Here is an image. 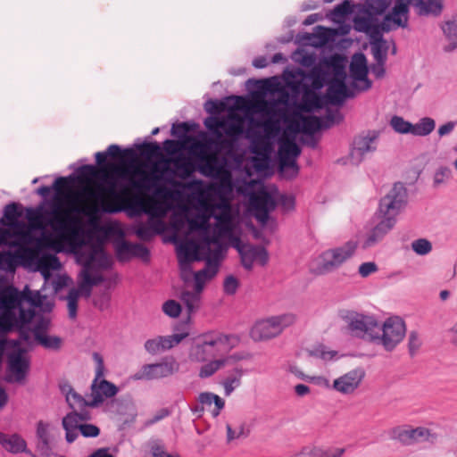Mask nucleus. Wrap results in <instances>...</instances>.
Returning <instances> with one entry per match:
<instances>
[{"mask_svg": "<svg viewBox=\"0 0 457 457\" xmlns=\"http://www.w3.org/2000/svg\"><path fill=\"white\" fill-rule=\"evenodd\" d=\"M204 125L212 137L201 133L203 141L195 145L197 149H208L220 152L230 150L233 143L243 134V126L237 116H209L204 119Z\"/></svg>", "mask_w": 457, "mask_h": 457, "instance_id": "obj_1", "label": "nucleus"}, {"mask_svg": "<svg viewBox=\"0 0 457 457\" xmlns=\"http://www.w3.org/2000/svg\"><path fill=\"white\" fill-rule=\"evenodd\" d=\"M174 166L175 170L170 168L168 160L162 159L160 163L154 166V171L158 172V174H154L151 179L132 181L131 186L136 189H154L156 195H168V190L160 187L158 182L162 181L173 187H183L184 185L176 181L174 177L177 176L182 179H187L190 178L195 170L194 165L187 161L180 162L177 160L174 162Z\"/></svg>", "mask_w": 457, "mask_h": 457, "instance_id": "obj_2", "label": "nucleus"}, {"mask_svg": "<svg viewBox=\"0 0 457 457\" xmlns=\"http://www.w3.org/2000/svg\"><path fill=\"white\" fill-rule=\"evenodd\" d=\"M223 246L220 244L212 246L202 247V260L205 261V267L194 274L195 291L184 290L181 293L180 299L186 305L188 314L195 311L200 300V294L207 279L213 278L219 270L220 262L222 259Z\"/></svg>", "mask_w": 457, "mask_h": 457, "instance_id": "obj_3", "label": "nucleus"}, {"mask_svg": "<svg viewBox=\"0 0 457 457\" xmlns=\"http://www.w3.org/2000/svg\"><path fill=\"white\" fill-rule=\"evenodd\" d=\"M26 219L34 229L43 230L46 226L55 231H62L65 228L62 206L57 201L49 202L48 208H46L44 204L36 208H27Z\"/></svg>", "mask_w": 457, "mask_h": 457, "instance_id": "obj_4", "label": "nucleus"}, {"mask_svg": "<svg viewBox=\"0 0 457 457\" xmlns=\"http://www.w3.org/2000/svg\"><path fill=\"white\" fill-rule=\"evenodd\" d=\"M405 334L406 327L403 320L399 317H391L382 325L378 322V332H374L371 343L391 352L403 341Z\"/></svg>", "mask_w": 457, "mask_h": 457, "instance_id": "obj_5", "label": "nucleus"}, {"mask_svg": "<svg viewBox=\"0 0 457 457\" xmlns=\"http://www.w3.org/2000/svg\"><path fill=\"white\" fill-rule=\"evenodd\" d=\"M93 359L96 362V377L91 384L90 407L96 408L102 404L105 398H112L119 393V388L112 382L103 378L104 365L102 356L98 353H93Z\"/></svg>", "mask_w": 457, "mask_h": 457, "instance_id": "obj_6", "label": "nucleus"}, {"mask_svg": "<svg viewBox=\"0 0 457 457\" xmlns=\"http://www.w3.org/2000/svg\"><path fill=\"white\" fill-rule=\"evenodd\" d=\"M412 4L418 8V13L428 12L424 0H395L392 12L387 13L379 28L384 32H389L396 27L406 28L408 26L409 5Z\"/></svg>", "mask_w": 457, "mask_h": 457, "instance_id": "obj_7", "label": "nucleus"}, {"mask_svg": "<svg viewBox=\"0 0 457 457\" xmlns=\"http://www.w3.org/2000/svg\"><path fill=\"white\" fill-rule=\"evenodd\" d=\"M294 322L295 316L290 313L272 316L257 321L251 330V337L255 341L270 339Z\"/></svg>", "mask_w": 457, "mask_h": 457, "instance_id": "obj_8", "label": "nucleus"}, {"mask_svg": "<svg viewBox=\"0 0 457 457\" xmlns=\"http://www.w3.org/2000/svg\"><path fill=\"white\" fill-rule=\"evenodd\" d=\"M87 414L77 412L76 411L66 414L62 420V425L65 430V439L67 443H73L79 436V432L84 437H96L100 434V429L94 424L81 423L87 420Z\"/></svg>", "mask_w": 457, "mask_h": 457, "instance_id": "obj_9", "label": "nucleus"}, {"mask_svg": "<svg viewBox=\"0 0 457 457\" xmlns=\"http://www.w3.org/2000/svg\"><path fill=\"white\" fill-rule=\"evenodd\" d=\"M407 203V191L404 185L397 182L389 192L381 198L378 210L380 218L396 220L397 215Z\"/></svg>", "mask_w": 457, "mask_h": 457, "instance_id": "obj_10", "label": "nucleus"}, {"mask_svg": "<svg viewBox=\"0 0 457 457\" xmlns=\"http://www.w3.org/2000/svg\"><path fill=\"white\" fill-rule=\"evenodd\" d=\"M356 244L349 241L340 247L328 250L320 255V262L315 270L317 274H326L340 267L354 253Z\"/></svg>", "mask_w": 457, "mask_h": 457, "instance_id": "obj_11", "label": "nucleus"}, {"mask_svg": "<svg viewBox=\"0 0 457 457\" xmlns=\"http://www.w3.org/2000/svg\"><path fill=\"white\" fill-rule=\"evenodd\" d=\"M342 317L353 336L372 342L374 332H378V321L373 317L349 311Z\"/></svg>", "mask_w": 457, "mask_h": 457, "instance_id": "obj_12", "label": "nucleus"}, {"mask_svg": "<svg viewBox=\"0 0 457 457\" xmlns=\"http://www.w3.org/2000/svg\"><path fill=\"white\" fill-rule=\"evenodd\" d=\"M249 204L255 219L260 223L265 224L270 218V212L276 208L277 202L267 188L262 187L250 195Z\"/></svg>", "mask_w": 457, "mask_h": 457, "instance_id": "obj_13", "label": "nucleus"}, {"mask_svg": "<svg viewBox=\"0 0 457 457\" xmlns=\"http://www.w3.org/2000/svg\"><path fill=\"white\" fill-rule=\"evenodd\" d=\"M179 370L173 358H164L161 362L145 364L134 375L135 380H154L167 378Z\"/></svg>", "mask_w": 457, "mask_h": 457, "instance_id": "obj_14", "label": "nucleus"}, {"mask_svg": "<svg viewBox=\"0 0 457 457\" xmlns=\"http://www.w3.org/2000/svg\"><path fill=\"white\" fill-rule=\"evenodd\" d=\"M233 246L237 250L241 258V263L247 270L253 269L254 262L262 266L268 262L269 254L262 246L243 244L238 237L233 239Z\"/></svg>", "mask_w": 457, "mask_h": 457, "instance_id": "obj_15", "label": "nucleus"}, {"mask_svg": "<svg viewBox=\"0 0 457 457\" xmlns=\"http://www.w3.org/2000/svg\"><path fill=\"white\" fill-rule=\"evenodd\" d=\"M379 131L369 130L354 137L351 149V159L355 164L362 162L368 154L377 150Z\"/></svg>", "mask_w": 457, "mask_h": 457, "instance_id": "obj_16", "label": "nucleus"}, {"mask_svg": "<svg viewBox=\"0 0 457 457\" xmlns=\"http://www.w3.org/2000/svg\"><path fill=\"white\" fill-rule=\"evenodd\" d=\"M391 438L397 440L403 445H411L414 444L430 442L436 439L435 435L423 427L411 428L410 426H400L392 429Z\"/></svg>", "mask_w": 457, "mask_h": 457, "instance_id": "obj_17", "label": "nucleus"}, {"mask_svg": "<svg viewBox=\"0 0 457 457\" xmlns=\"http://www.w3.org/2000/svg\"><path fill=\"white\" fill-rule=\"evenodd\" d=\"M300 154L301 148L295 142V134L291 138L280 142L278 149L280 170L290 169L293 170V176L297 175L299 167L296 159Z\"/></svg>", "mask_w": 457, "mask_h": 457, "instance_id": "obj_18", "label": "nucleus"}, {"mask_svg": "<svg viewBox=\"0 0 457 457\" xmlns=\"http://www.w3.org/2000/svg\"><path fill=\"white\" fill-rule=\"evenodd\" d=\"M202 336L213 358L227 354L236 345V339L232 336L220 332L213 331Z\"/></svg>", "mask_w": 457, "mask_h": 457, "instance_id": "obj_19", "label": "nucleus"}, {"mask_svg": "<svg viewBox=\"0 0 457 457\" xmlns=\"http://www.w3.org/2000/svg\"><path fill=\"white\" fill-rule=\"evenodd\" d=\"M364 377L365 371L362 368L353 369L336 378L332 389L343 395L353 394L359 387Z\"/></svg>", "mask_w": 457, "mask_h": 457, "instance_id": "obj_20", "label": "nucleus"}, {"mask_svg": "<svg viewBox=\"0 0 457 457\" xmlns=\"http://www.w3.org/2000/svg\"><path fill=\"white\" fill-rule=\"evenodd\" d=\"M187 336V333L174 334L171 336L164 337L159 336L154 338L146 340L145 342L144 347L148 353L156 355L179 344Z\"/></svg>", "mask_w": 457, "mask_h": 457, "instance_id": "obj_21", "label": "nucleus"}, {"mask_svg": "<svg viewBox=\"0 0 457 457\" xmlns=\"http://www.w3.org/2000/svg\"><path fill=\"white\" fill-rule=\"evenodd\" d=\"M349 71L353 80L364 82L363 90H367L371 87V81L368 79L369 69L364 54L356 53L353 55Z\"/></svg>", "mask_w": 457, "mask_h": 457, "instance_id": "obj_22", "label": "nucleus"}, {"mask_svg": "<svg viewBox=\"0 0 457 457\" xmlns=\"http://www.w3.org/2000/svg\"><path fill=\"white\" fill-rule=\"evenodd\" d=\"M395 223L396 220L381 218V220L367 234L363 248H370L378 244Z\"/></svg>", "mask_w": 457, "mask_h": 457, "instance_id": "obj_23", "label": "nucleus"}, {"mask_svg": "<svg viewBox=\"0 0 457 457\" xmlns=\"http://www.w3.org/2000/svg\"><path fill=\"white\" fill-rule=\"evenodd\" d=\"M178 258L183 276L186 272L191 271V262L195 261H202V256L199 254L198 246L194 243L180 245L178 248Z\"/></svg>", "mask_w": 457, "mask_h": 457, "instance_id": "obj_24", "label": "nucleus"}, {"mask_svg": "<svg viewBox=\"0 0 457 457\" xmlns=\"http://www.w3.org/2000/svg\"><path fill=\"white\" fill-rule=\"evenodd\" d=\"M353 96L346 83L329 81L326 92V97L331 105H342L347 98Z\"/></svg>", "mask_w": 457, "mask_h": 457, "instance_id": "obj_25", "label": "nucleus"}, {"mask_svg": "<svg viewBox=\"0 0 457 457\" xmlns=\"http://www.w3.org/2000/svg\"><path fill=\"white\" fill-rule=\"evenodd\" d=\"M8 363L10 371L14 375V380L16 382L22 381L29 368V362L24 356V351L19 349L18 352L11 353Z\"/></svg>", "mask_w": 457, "mask_h": 457, "instance_id": "obj_26", "label": "nucleus"}, {"mask_svg": "<svg viewBox=\"0 0 457 457\" xmlns=\"http://www.w3.org/2000/svg\"><path fill=\"white\" fill-rule=\"evenodd\" d=\"M164 230V222L161 218L149 217L148 225L139 224L135 229L137 237L144 241H149L155 234H160Z\"/></svg>", "mask_w": 457, "mask_h": 457, "instance_id": "obj_27", "label": "nucleus"}, {"mask_svg": "<svg viewBox=\"0 0 457 457\" xmlns=\"http://www.w3.org/2000/svg\"><path fill=\"white\" fill-rule=\"evenodd\" d=\"M84 268L92 269L96 266L100 269H107L110 267V260L100 245H94L90 247L88 253H85Z\"/></svg>", "mask_w": 457, "mask_h": 457, "instance_id": "obj_28", "label": "nucleus"}, {"mask_svg": "<svg viewBox=\"0 0 457 457\" xmlns=\"http://www.w3.org/2000/svg\"><path fill=\"white\" fill-rule=\"evenodd\" d=\"M0 445L9 453H25L36 457L29 450L27 449L26 441L17 434L7 435L0 432Z\"/></svg>", "mask_w": 457, "mask_h": 457, "instance_id": "obj_29", "label": "nucleus"}, {"mask_svg": "<svg viewBox=\"0 0 457 457\" xmlns=\"http://www.w3.org/2000/svg\"><path fill=\"white\" fill-rule=\"evenodd\" d=\"M37 449L43 456H49L52 452L50 424L42 420L37 424Z\"/></svg>", "mask_w": 457, "mask_h": 457, "instance_id": "obj_30", "label": "nucleus"}, {"mask_svg": "<svg viewBox=\"0 0 457 457\" xmlns=\"http://www.w3.org/2000/svg\"><path fill=\"white\" fill-rule=\"evenodd\" d=\"M247 137L251 138V153L262 157L267 162L272 150L269 137L267 136H262L257 132H254L253 136L248 133Z\"/></svg>", "mask_w": 457, "mask_h": 457, "instance_id": "obj_31", "label": "nucleus"}, {"mask_svg": "<svg viewBox=\"0 0 457 457\" xmlns=\"http://www.w3.org/2000/svg\"><path fill=\"white\" fill-rule=\"evenodd\" d=\"M322 129H324V122L322 119L315 115L303 117L301 119V122L295 128H289L294 134L296 132H302L309 136H312Z\"/></svg>", "mask_w": 457, "mask_h": 457, "instance_id": "obj_32", "label": "nucleus"}, {"mask_svg": "<svg viewBox=\"0 0 457 457\" xmlns=\"http://www.w3.org/2000/svg\"><path fill=\"white\" fill-rule=\"evenodd\" d=\"M36 264L42 275L46 278L50 270H58L61 268L59 258L55 254L44 253L36 258Z\"/></svg>", "mask_w": 457, "mask_h": 457, "instance_id": "obj_33", "label": "nucleus"}, {"mask_svg": "<svg viewBox=\"0 0 457 457\" xmlns=\"http://www.w3.org/2000/svg\"><path fill=\"white\" fill-rule=\"evenodd\" d=\"M345 452V448L323 450L319 447L305 446L294 457H342Z\"/></svg>", "mask_w": 457, "mask_h": 457, "instance_id": "obj_34", "label": "nucleus"}, {"mask_svg": "<svg viewBox=\"0 0 457 457\" xmlns=\"http://www.w3.org/2000/svg\"><path fill=\"white\" fill-rule=\"evenodd\" d=\"M21 294L14 287L0 289V309H12L21 303Z\"/></svg>", "mask_w": 457, "mask_h": 457, "instance_id": "obj_35", "label": "nucleus"}, {"mask_svg": "<svg viewBox=\"0 0 457 457\" xmlns=\"http://www.w3.org/2000/svg\"><path fill=\"white\" fill-rule=\"evenodd\" d=\"M189 357L192 361L204 362L213 358L209 348L205 345V341L203 336L196 338L194 345H192Z\"/></svg>", "mask_w": 457, "mask_h": 457, "instance_id": "obj_36", "label": "nucleus"}, {"mask_svg": "<svg viewBox=\"0 0 457 457\" xmlns=\"http://www.w3.org/2000/svg\"><path fill=\"white\" fill-rule=\"evenodd\" d=\"M242 376L243 370L238 367H236L228 372L221 381V385L227 396L230 395L236 388L240 386Z\"/></svg>", "mask_w": 457, "mask_h": 457, "instance_id": "obj_37", "label": "nucleus"}, {"mask_svg": "<svg viewBox=\"0 0 457 457\" xmlns=\"http://www.w3.org/2000/svg\"><path fill=\"white\" fill-rule=\"evenodd\" d=\"M371 52L375 61L386 62L388 46L386 40H384L383 37L378 31L371 35Z\"/></svg>", "mask_w": 457, "mask_h": 457, "instance_id": "obj_38", "label": "nucleus"}, {"mask_svg": "<svg viewBox=\"0 0 457 457\" xmlns=\"http://www.w3.org/2000/svg\"><path fill=\"white\" fill-rule=\"evenodd\" d=\"M21 256L11 251L0 252V270L13 272L21 264Z\"/></svg>", "mask_w": 457, "mask_h": 457, "instance_id": "obj_39", "label": "nucleus"}, {"mask_svg": "<svg viewBox=\"0 0 457 457\" xmlns=\"http://www.w3.org/2000/svg\"><path fill=\"white\" fill-rule=\"evenodd\" d=\"M217 223L214 227V233L219 237L229 236L232 233V222L228 213L223 212L221 214L212 215Z\"/></svg>", "mask_w": 457, "mask_h": 457, "instance_id": "obj_40", "label": "nucleus"}, {"mask_svg": "<svg viewBox=\"0 0 457 457\" xmlns=\"http://www.w3.org/2000/svg\"><path fill=\"white\" fill-rule=\"evenodd\" d=\"M198 401L203 406H211L212 403L215 405L214 410L212 411L213 417H217L225 405V402L221 397L211 392L201 393L198 396Z\"/></svg>", "mask_w": 457, "mask_h": 457, "instance_id": "obj_41", "label": "nucleus"}, {"mask_svg": "<svg viewBox=\"0 0 457 457\" xmlns=\"http://www.w3.org/2000/svg\"><path fill=\"white\" fill-rule=\"evenodd\" d=\"M197 170L205 177H216L220 170L217 159H207L204 156H199Z\"/></svg>", "mask_w": 457, "mask_h": 457, "instance_id": "obj_42", "label": "nucleus"}, {"mask_svg": "<svg viewBox=\"0 0 457 457\" xmlns=\"http://www.w3.org/2000/svg\"><path fill=\"white\" fill-rule=\"evenodd\" d=\"M326 104H329L326 94L320 96L313 93L312 95L305 94L303 96V110L305 112L322 109Z\"/></svg>", "mask_w": 457, "mask_h": 457, "instance_id": "obj_43", "label": "nucleus"}, {"mask_svg": "<svg viewBox=\"0 0 457 457\" xmlns=\"http://www.w3.org/2000/svg\"><path fill=\"white\" fill-rule=\"evenodd\" d=\"M299 74L303 79L312 80L315 88L322 87L327 76V72L320 65L313 66L308 72L299 71Z\"/></svg>", "mask_w": 457, "mask_h": 457, "instance_id": "obj_44", "label": "nucleus"}, {"mask_svg": "<svg viewBox=\"0 0 457 457\" xmlns=\"http://www.w3.org/2000/svg\"><path fill=\"white\" fill-rule=\"evenodd\" d=\"M436 128V121L430 117L421 118L417 123L412 124L411 135L426 137Z\"/></svg>", "mask_w": 457, "mask_h": 457, "instance_id": "obj_45", "label": "nucleus"}, {"mask_svg": "<svg viewBox=\"0 0 457 457\" xmlns=\"http://www.w3.org/2000/svg\"><path fill=\"white\" fill-rule=\"evenodd\" d=\"M211 216L205 212H198L194 218L188 220L190 230L200 233L209 231Z\"/></svg>", "mask_w": 457, "mask_h": 457, "instance_id": "obj_46", "label": "nucleus"}, {"mask_svg": "<svg viewBox=\"0 0 457 457\" xmlns=\"http://www.w3.org/2000/svg\"><path fill=\"white\" fill-rule=\"evenodd\" d=\"M442 29L449 41L444 49L445 52H452L457 48V23L447 21L443 25Z\"/></svg>", "mask_w": 457, "mask_h": 457, "instance_id": "obj_47", "label": "nucleus"}, {"mask_svg": "<svg viewBox=\"0 0 457 457\" xmlns=\"http://www.w3.org/2000/svg\"><path fill=\"white\" fill-rule=\"evenodd\" d=\"M194 124H190L188 122H180L178 124H173L171 127V135L173 137H177L179 138H184L186 142L194 143V146L195 147L196 144H200V142H196V139L193 137L187 136L193 129Z\"/></svg>", "mask_w": 457, "mask_h": 457, "instance_id": "obj_48", "label": "nucleus"}, {"mask_svg": "<svg viewBox=\"0 0 457 457\" xmlns=\"http://www.w3.org/2000/svg\"><path fill=\"white\" fill-rule=\"evenodd\" d=\"M247 84H254L257 93L262 96L275 93L278 87V83L273 78L260 80L248 79Z\"/></svg>", "mask_w": 457, "mask_h": 457, "instance_id": "obj_49", "label": "nucleus"}, {"mask_svg": "<svg viewBox=\"0 0 457 457\" xmlns=\"http://www.w3.org/2000/svg\"><path fill=\"white\" fill-rule=\"evenodd\" d=\"M231 358H220L213 361H210L209 362L203 365L199 371L200 378H209L213 375L221 367H224L227 363L230 361Z\"/></svg>", "mask_w": 457, "mask_h": 457, "instance_id": "obj_50", "label": "nucleus"}, {"mask_svg": "<svg viewBox=\"0 0 457 457\" xmlns=\"http://www.w3.org/2000/svg\"><path fill=\"white\" fill-rule=\"evenodd\" d=\"M116 256L119 261L125 262L132 258L134 243H129L125 239H119L114 244Z\"/></svg>", "mask_w": 457, "mask_h": 457, "instance_id": "obj_51", "label": "nucleus"}, {"mask_svg": "<svg viewBox=\"0 0 457 457\" xmlns=\"http://www.w3.org/2000/svg\"><path fill=\"white\" fill-rule=\"evenodd\" d=\"M71 178L59 177L57 178L52 187L42 186L37 189V194L42 197H47L52 190H54L56 195L61 194L62 188L65 187L69 184Z\"/></svg>", "mask_w": 457, "mask_h": 457, "instance_id": "obj_52", "label": "nucleus"}, {"mask_svg": "<svg viewBox=\"0 0 457 457\" xmlns=\"http://www.w3.org/2000/svg\"><path fill=\"white\" fill-rule=\"evenodd\" d=\"M135 146L145 157H155L161 154V146L157 142H144Z\"/></svg>", "mask_w": 457, "mask_h": 457, "instance_id": "obj_53", "label": "nucleus"}, {"mask_svg": "<svg viewBox=\"0 0 457 457\" xmlns=\"http://www.w3.org/2000/svg\"><path fill=\"white\" fill-rule=\"evenodd\" d=\"M390 126L400 134H411L412 131V123L397 115L391 118Z\"/></svg>", "mask_w": 457, "mask_h": 457, "instance_id": "obj_54", "label": "nucleus"}, {"mask_svg": "<svg viewBox=\"0 0 457 457\" xmlns=\"http://www.w3.org/2000/svg\"><path fill=\"white\" fill-rule=\"evenodd\" d=\"M66 402L69 406L73 409H83L85 407H90V400H86L82 395L75 392L71 391L70 394H67Z\"/></svg>", "mask_w": 457, "mask_h": 457, "instance_id": "obj_55", "label": "nucleus"}, {"mask_svg": "<svg viewBox=\"0 0 457 457\" xmlns=\"http://www.w3.org/2000/svg\"><path fill=\"white\" fill-rule=\"evenodd\" d=\"M4 216L5 219L11 222H15L13 226L21 227L22 223L18 222L17 220L21 216V213L19 210V205L16 203H11L5 205L4 209Z\"/></svg>", "mask_w": 457, "mask_h": 457, "instance_id": "obj_56", "label": "nucleus"}, {"mask_svg": "<svg viewBox=\"0 0 457 457\" xmlns=\"http://www.w3.org/2000/svg\"><path fill=\"white\" fill-rule=\"evenodd\" d=\"M452 177V170L447 166H440L438 167L435 173L433 179L434 187H437L445 183H446Z\"/></svg>", "mask_w": 457, "mask_h": 457, "instance_id": "obj_57", "label": "nucleus"}, {"mask_svg": "<svg viewBox=\"0 0 457 457\" xmlns=\"http://www.w3.org/2000/svg\"><path fill=\"white\" fill-rule=\"evenodd\" d=\"M308 352L310 356L320 358L324 361H331L337 355V351L327 350L323 345H320Z\"/></svg>", "mask_w": 457, "mask_h": 457, "instance_id": "obj_58", "label": "nucleus"}, {"mask_svg": "<svg viewBox=\"0 0 457 457\" xmlns=\"http://www.w3.org/2000/svg\"><path fill=\"white\" fill-rule=\"evenodd\" d=\"M121 153V148L118 145H111L105 152H97L95 154L96 162L99 166L105 163L108 156L115 157Z\"/></svg>", "mask_w": 457, "mask_h": 457, "instance_id": "obj_59", "label": "nucleus"}, {"mask_svg": "<svg viewBox=\"0 0 457 457\" xmlns=\"http://www.w3.org/2000/svg\"><path fill=\"white\" fill-rule=\"evenodd\" d=\"M36 341L46 349L56 350L61 346L62 340L59 337L45 335L40 337L37 335Z\"/></svg>", "mask_w": 457, "mask_h": 457, "instance_id": "obj_60", "label": "nucleus"}, {"mask_svg": "<svg viewBox=\"0 0 457 457\" xmlns=\"http://www.w3.org/2000/svg\"><path fill=\"white\" fill-rule=\"evenodd\" d=\"M353 28L356 31L368 33L373 28L370 16H356L353 19Z\"/></svg>", "mask_w": 457, "mask_h": 457, "instance_id": "obj_61", "label": "nucleus"}, {"mask_svg": "<svg viewBox=\"0 0 457 457\" xmlns=\"http://www.w3.org/2000/svg\"><path fill=\"white\" fill-rule=\"evenodd\" d=\"M79 298V291L77 290L76 288L70 289L66 299L68 301L69 316L71 318H75L77 315Z\"/></svg>", "mask_w": 457, "mask_h": 457, "instance_id": "obj_62", "label": "nucleus"}, {"mask_svg": "<svg viewBox=\"0 0 457 457\" xmlns=\"http://www.w3.org/2000/svg\"><path fill=\"white\" fill-rule=\"evenodd\" d=\"M411 249L419 255H426L431 252L432 245L428 239L420 238L411 243Z\"/></svg>", "mask_w": 457, "mask_h": 457, "instance_id": "obj_63", "label": "nucleus"}, {"mask_svg": "<svg viewBox=\"0 0 457 457\" xmlns=\"http://www.w3.org/2000/svg\"><path fill=\"white\" fill-rule=\"evenodd\" d=\"M324 64L332 69L333 73L345 71L344 59L337 54H335L329 58L324 59Z\"/></svg>", "mask_w": 457, "mask_h": 457, "instance_id": "obj_64", "label": "nucleus"}]
</instances>
